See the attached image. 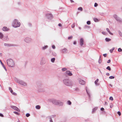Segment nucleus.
I'll use <instances>...</instances> for the list:
<instances>
[{"mask_svg":"<svg viewBox=\"0 0 122 122\" xmlns=\"http://www.w3.org/2000/svg\"><path fill=\"white\" fill-rule=\"evenodd\" d=\"M64 84L66 85L72 87L73 86V82L69 80V79H65L63 80Z\"/></svg>","mask_w":122,"mask_h":122,"instance_id":"obj_1","label":"nucleus"},{"mask_svg":"<svg viewBox=\"0 0 122 122\" xmlns=\"http://www.w3.org/2000/svg\"><path fill=\"white\" fill-rule=\"evenodd\" d=\"M21 25L20 23L16 19H14L12 23V25L14 28H16L19 27Z\"/></svg>","mask_w":122,"mask_h":122,"instance_id":"obj_2","label":"nucleus"},{"mask_svg":"<svg viewBox=\"0 0 122 122\" xmlns=\"http://www.w3.org/2000/svg\"><path fill=\"white\" fill-rule=\"evenodd\" d=\"M51 102L53 104L56 105L60 106L63 105V103L59 100L53 99L51 100Z\"/></svg>","mask_w":122,"mask_h":122,"instance_id":"obj_3","label":"nucleus"},{"mask_svg":"<svg viewBox=\"0 0 122 122\" xmlns=\"http://www.w3.org/2000/svg\"><path fill=\"white\" fill-rule=\"evenodd\" d=\"M7 63L8 66L10 67H14L15 64L13 60L11 59L7 60Z\"/></svg>","mask_w":122,"mask_h":122,"instance_id":"obj_4","label":"nucleus"},{"mask_svg":"<svg viewBox=\"0 0 122 122\" xmlns=\"http://www.w3.org/2000/svg\"><path fill=\"white\" fill-rule=\"evenodd\" d=\"M15 80L16 82L23 86H25L26 85V83L21 80H20L17 78H15Z\"/></svg>","mask_w":122,"mask_h":122,"instance_id":"obj_5","label":"nucleus"},{"mask_svg":"<svg viewBox=\"0 0 122 122\" xmlns=\"http://www.w3.org/2000/svg\"><path fill=\"white\" fill-rule=\"evenodd\" d=\"M37 88L39 92H42L43 91L44 86L42 84H39L38 85Z\"/></svg>","mask_w":122,"mask_h":122,"instance_id":"obj_6","label":"nucleus"},{"mask_svg":"<svg viewBox=\"0 0 122 122\" xmlns=\"http://www.w3.org/2000/svg\"><path fill=\"white\" fill-rule=\"evenodd\" d=\"M113 17L118 22H122V20L121 19L118 17L117 15H114Z\"/></svg>","mask_w":122,"mask_h":122,"instance_id":"obj_7","label":"nucleus"},{"mask_svg":"<svg viewBox=\"0 0 122 122\" xmlns=\"http://www.w3.org/2000/svg\"><path fill=\"white\" fill-rule=\"evenodd\" d=\"M46 17L48 19H51L53 18L52 14L50 13H47L46 15Z\"/></svg>","mask_w":122,"mask_h":122,"instance_id":"obj_8","label":"nucleus"},{"mask_svg":"<svg viewBox=\"0 0 122 122\" xmlns=\"http://www.w3.org/2000/svg\"><path fill=\"white\" fill-rule=\"evenodd\" d=\"M24 41L26 43H29L31 42V39L30 38L27 37L24 39Z\"/></svg>","mask_w":122,"mask_h":122,"instance_id":"obj_9","label":"nucleus"},{"mask_svg":"<svg viewBox=\"0 0 122 122\" xmlns=\"http://www.w3.org/2000/svg\"><path fill=\"white\" fill-rule=\"evenodd\" d=\"M11 107L14 110L18 112H20V111L18 107L15 106H11Z\"/></svg>","mask_w":122,"mask_h":122,"instance_id":"obj_10","label":"nucleus"},{"mask_svg":"<svg viewBox=\"0 0 122 122\" xmlns=\"http://www.w3.org/2000/svg\"><path fill=\"white\" fill-rule=\"evenodd\" d=\"M65 73L66 75L69 76H71L72 74L71 72L69 71H66Z\"/></svg>","mask_w":122,"mask_h":122,"instance_id":"obj_11","label":"nucleus"},{"mask_svg":"<svg viewBox=\"0 0 122 122\" xmlns=\"http://www.w3.org/2000/svg\"><path fill=\"white\" fill-rule=\"evenodd\" d=\"M78 81L79 83L81 85H84L85 83V82L81 79H79L78 80Z\"/></svg>","mask_w":122,"mask_h":122,"instance_id":"obj_12","label":"nucleus"},{"mask_svg":"<svg viewBox=\"0 0 122 122\" xmlns=\"http://www.w3.org/2000/svg\"><path fill=\"white\" fill-rule=\"evenodd\" d=\"M61 52L62 53H65L67 52L68 50L66 48H64L61 50Z\"/></svg>","mask_w":122,"mask_h":122,"instance_id":"obj_13","label":"nucleus"},{"mask_svg":"<svg viewBox=\"0 0 122 122\" xmlns=\"http://www.w3.org/2000/svg\"><path fill=\"white\" fill-rule=\"evenodd\" d=\"M83 39L81 38L80 40V45L81 46H82L83 45Z\"/></svg>","mask_w":122,"mask_h":122,"instance_id":"obj_14","label":"nucleus"},{"mask_svg":"<svg viewBox=\"0 0 122 122\" xmlns=\"http://www.w3.org/2000/svg\"><path fill=\"white\" fill-rule=\"evenodd\" d=\"M4 45L5 46H13V45L12 44L5 43L4 44Z\"/></svg>","mask_w":122,"mask_h":122,"instance_id":"obj_15","label":"nucleus"},{"mask_svg":"<svg viewBox=\"0 0 122 122\" xmlns=\"http://www.w3.org/2000/svg\"><path fill=\"white\" fill-rule=\"evenodd\" d=\"M2 29L3 31H7L8 30V29L6 27H4Z\"/></svg>","mask_w":122,"mask_h":122,"instance_id":"obj_16","label":"nucleus"},{"mask_svg":"<svg viewBox=\"0 0 122 122\" xmlns=\"http://www.w3.org/2000/svg\"><path fill=\"white\" fill-rule=\"evenodd\" d=\"M48 47V46L46 45L42 47V49L43 50H44Z\"/></svg>","mask_w":122,"mask_h":122,"instance_id":"obj_17","label":"nucleus"},{"mask_svg":"<svg viewBox=\"0 0 122 122\" xmlns=\"http://www.w3.org/2000/svg\"><path fill=\"white\" fill-rule=\"evenodd\" d=\"M98 107H95L93 109L92 112V113H93L97 109Z\"/></svg>","mask_w":122,"mask_h":122,"instance_id":"obj_18","label":"nucleus"},{"mask_svg":"<svg viewBox=\"0 0 122 122\" xmlns=\"http://www.w3.org/2000/svg\"><path fill=\"white\" fill-rule=\"evenodd\" d=\"M74 90L76 92H78L79 91L80 89L77 87H76L74 89Z\"/></svg>","mask_w":122,"mask_h":122,"instance_id":"obj_19","label":"nucleus"},{"mask_svg":"<svg viewBox=\"0 0 122 122\" xmlns=\"http://www.w3.org/2000/svg\"><path fill=\"white\" fill-rule=\"evenodd\" d=\"M0 62L1 64V65H2V66L3 67V68H4V69L6 71H7V70L6 68V67H5V66H4V65L3 64V63L0 60Z\"/></svg>","mask_w":122,"mask_h":122,"instance_id":"obj_20","label":"nucleus"},{"mask_svg":"<svg viewBox=\"0 0 122 122\" xmlns=\"http://www.w3.org/2000/svg\"><path fill=\"white\" fill-rule=\"evenodd\" d=\"M86 90L88 96L89 97H90V92L89 91H88L87 90V87H86Z\"/></svg>","mask_w":122,"mask_h":122,"instance_id":"obj_21","label":"nucleus"},{"mask_svg":"<svg viewBox=\"0 0 122 122\" xmlns=\"http://www.w3.org/2000/svg\"><path fill=\"white\" fill-rule=\"evenodd\" d=\"M99 79H97L95 81V85H98L99 84L97 83V82L98 81Z\"/></svg>","mask_w":122,"mask_h":122,"instance_id":"obj_22","label":"nucleus"},{"mask_svg":"<svg viewBox=\"0 0 122 122\" xmlns=\"http://www.w3.org/2000/svg\"><path fill=\"white\" fill-rule=\"evenodd\" d=\"M107 31L109 33V34L111 35H113V34L111 33L109 29L108 28H106Z\"/></svg>","mask_w":122,"mask_h":122,"instance_id":"obj_23","label":"nucleus"},{"mask_svg":"<svg viewBox=\"0 0 122 122\" xmlns=\"http://www.w3.org/2000/svg\"><path fill=\"white\" fill-rule=\"evenodd\" d=\"M3 37V34L1 32H0V39H2Z\"/></svg>","mask_w":122,"mask_h":122,"instance_id":"obj_24","label":"nucleus"},{"mask_svg":"<svg viewBox=\"0 0 122 122\" xmlns=\"http://www.w3.org/2000/svg\"><path fill=\"white\" fill-rule=\"evenodd\" d=\"M105 40L107 42H108L111 41V39L108 38H106L105 39Z\"/></svg>","mask_w":122,"mask_h":122,"instance_id":"obj_25","label":"nucleus"},{"mask_svg":"<svg viewBox=\"0 0 122 122\" xmlns=\"http://www.w3.org/2000/svg\"><path fill=\"white\" fill-rule=\"evenodd\" d=\"M36 108L37 109H39L41 107L39 105H37L36 106Z\"/></svg>","mask_w":122,"mask_h":122,"instance_id":"obj_26","label":"nucleus"},{"mask_svg":"<svg viewBox=\"0 0 122 122\" xmlns=\"http://www.w3.org/2000/svg\"><path fill=\"white\" fill-rule=\"evenodd\" d=\"M48 118L50 119V122H53L52 120L51 119V116H49L48 117Z\"/></svg>","mask_w":122,"mask_h":122,"instance_id":"obj_27","label":"nucleus"},{"mask_svg":"<svg viewBox=\"0 0 122 122\" xmlns=\"http://www.w3.org/2000/svg\"><path fill=\"white\" fill-rule=\"evenodd\" d=\"M93 20L95 22H97L98 21V19L96 18H94Z\"/></svg>","mask_w":122,"mask_h":122,"instance_id":"obj_28","label":"nucleus"},{"mask_svg":"<svg viewBox=\"0 0 122 122\" xmlns=\"http://www.w3.org/2000/svg\"><path fill=\"white\" fill-rule=\"evenodd\" d=\"M55 60V58H52L51 59V61L52 62H54Z\"/></svg>","mask_w":122,"mask_h":122,"instance_id":"obj_29","label":"nucleus"},{"mask_svg":"<svg viewBox=\"0 0 122 122\" xmlns=\"http://www.w3.org/2000/svg\"><path fill=\"white\" fill-rule=\"evenodd\" d=\"M67 68H66L65 67H64V68H62V69L61 70H62V71H65L66 70H67Z\"/></svg>","mask_w":122,"mask_h":122,"instance_id":"obj_30","label":"nucleus"},{"mask_svg":"<svg viewBox=\"0 0 122 122\" xmlns=\"http://www.w3.org/2000/svg\"><path fill=\"white\" fill-rule=\"evenodd\" d=\"M78 9L79 10H80L81 11H82L83 10L82 8L81 7H80L78 8Z\"/></svg>","mask_w":122,"mask_h":122,"instance_id":"obj_31","label":"nucleus"},{"mask_svg":"<svg viewBox=\"0 0 122 122\" xmlns=\"http://www.w3.org/2000/svg\"><path fill=\"white\" fill-rule=\"evenodd\" d=\"M118 33H119V34L120 36H122V32L119 30L118 31Z\"/></svg>","mask_w":122,"mask_h":122,"instance_id":"obj_32","label":"nucleus"},{"mask_svg":"<svg viewBox=\"0 0 122 122\" xmlns=\"http://www.w3.org/2000/svg\"><path fill=\"white\" fill-rule=\"evenodd\" d=\"M90 27L88 25H86L84 27V28L85 29H86L87 28H89Z\"/></svg>","mask_w":122,"mask_h":122,"instance_id":"obj_33","label":"nucleus"},{"mask_svg":"<svg viewBox=\"0 0 122 122\" xmlns=\"http://www.w3.org/2000/svg\"><path fill=\"white\" fill-rule=\"evenodd\" d=\"M106 69L109 71L111 70V68L109 66H108L106 68Z\"/></svg>","mask_w":122,"mask_h":122,"instance_id":"obj_34","label":"nucleus"},{"mask_svg":"<svg viewBox=\"0 0 122 122\" xmlns=\"http://www.w3.org/2000/svg\"><path fill=\"white\" fill-rule=\"evenodd\" d=\"M114 47H113L112 49H110V52L111 53H112V51H113V50H114Z\"/></svg>","mask_w":122,"mask_h":122,"instance_id":"obj_35","label":"nucleus"},{"mask_svg":"<svg viewBox=\"0 0 122 122\" xmlns=\"http://www.w3.org/2000/svg\"><path fill=\"white\" fill-rule=\"evenodd\" d=\"M67 103L69 105H71V103L70 101H67Z\"/></svg>","mask_w":122,"mask_h":122,"instance_id":"obj_36","label":"nucleus"},{"mask_svg":"<svg viewBox=\"0 0 122 122\" xmlns=\"http://www.w3.org/2000/svg\"><path fill=\"white\" fill-rule=\"evenodd\" d=\"M75 26V23H74L73 24H72L71 25V27L72 28H74Z\"/></svg>","mask_w":122,"mask_h":122,"instance_id":"obj_37","label":"nucleus"},{"mask_svg":"<svg viewBox=\"0 0 122 122\" xmlns=\"http://www.w3.org/2000/svg\"><path fill=\"white\" fill-rule=\"evenodd\" d=\"M114 78H115L114 76H110L109 77V78L110 79H114Z\"/></svg>","mask_w":122,"mask_h":122,"instance_id":"obj_38","label":"nucleus"},{"mask_svg":"<svg viewBox=\"0 0 122 122\" xmlns=\"http://www.w3.org/2000/svg\"><path fill=\"white\" fill-rule=\"evenodd\" d=\"M52 54L53 55L55 56H56V53L54 52H52Z\"/></svg>","mask_w":122,"mask_h":122,"instance_id":"obj_39","label":"nucleus"},{"mask_svg":"<svg viewBox=\"0 0 122 122\" xmlns=\"http://www.w3.org/2000/svg\"><path fill=\"white\" fill-rule=\"evenodd\" d=\"M118 51L119 52H122V49L120 48H119L118 49Z\"/></svg>","mask_w":122,"mask_h":122,"instance_id":"obj_40","label":"nucleus"},{"mask_svg":"<svg viewBox=\"0 0 122 122\" xmlns=\"http://www.w3.org/2000/svg\"><path fill=\"white\" fill-rule=\"evenodd\" d=\"M11 92V93L12 94H13L14 95H16V94L15 92H13V91L12 92Z\"/></svg>","mask_w":122,"mask_h":122,"instance_id":"obj_41","label":"nucleus"},{"mask_svg":"<svg viewBox=\"0 0 122 122\" xmlns=\"http://www.w3.org/2000/svg\"><path fill=\"white\" fill-rule=\"evenodd\" d=\"M30 115V114L29 113H27L26 114V116L27 117H29Z\"/></svg>","mask_w":122,"mask_h":122,"instance_id":"obj_42","label":"nucleus"},{"mask_svg":"<svg viewBox=\"0 0 122 122\" xmlns=\"http://www.w3.org/2000/svg\"><path fill=\"white\" fill-rule=\"evenodd\" d=\"M9 90L10 91V92H13V90L10 87H9Z\"/></svg>","mask_w":122,"mask_h":122,"instance_id":"obj_43","label":"nucleus"},{"mask_svg":"<svg viewBox=\"0 0 122 122\" xmlns=\"http://www.w3.org/2000/svg\"><path fill=\"white\" fill-rule=\"evenodd\" d=\"M87 24L88 25H89L91 24V22L89 21H87Z\"/></svg>","mask_w":122,"mask_h":122,"instance_id":"obj_44","label":"nucleus"},{"mask_svg":"<svg viewBox=\"0 0 122 122\" xmlns=\"http://www.w3.org/2000/svg\"><path fill=\"white\" fill-rule=\"evenodd\" d=\"M102 62V61L100 58H99L98 61V62L99 64H101Z\"/></svg>","mask_w":122,"mask_h":122,"instance_id":"obj_45","label":"nucleus"},{"mask_svg":"<svg viewBox=\"0 0 122 122\" xmlns=\"http://www.w3.org/2000/svg\"><path fill=\"white\" fill-rule=\"evenodd\" d=\"M109 99L112 101L113 100V98L112 97H110L109 98Z\"/></svg>","mask_w":122,"mask_h":122,"instance_id":"obj_46","label":"nucleus"},{"mask_svg":"<svg viewBox=\"0 0 122 122\" xmlns=\"http://www.w3.org/2000/svg\"><path fill=\"white\" fill-rule=\"evenodd\" d=\"M14 113L15 114H16L17 115H19V113L18 112H14Z\"/></svg>","mask_w":122,"mask_h":122,"instance_id":"obj_47","label":"nucleus"},{"mask_svg":"<svg viewBox=\"0 0 122 122\" xmlns=\"http://www.w3.org/2000/svg\"><path fill=\"white\" fill-rule=\"evenodd\" d=\"M117 113L119 115V116H120L121 115V113L120 112L118 111L117 112Z\"/></svg>","mask_w":122,"mask_h":122,"instance_id":"obj_48","label":"nucleus"},{"mask_svg":"<svg viewBox=\"0 0 122 122\" xmlns=\"http://www.w3.org/2000/svg\"><path fill=\"white\" fill-rule=\"evenodd\" d=\"M72 37H73L72 36H71L68 37V39L70 40V39H71V38H72Z\"/></svg>","mask_w":122,"mask_h":122,"instance_id":"obj_49","label":"nucleus"},{"mask_svg":"<svg viewBox=\"0 0 122 122\" xmlns=\"http://www.w3.org/2000/svg\"><path fill=\"white\" fill-rule=\"evenodd\" d=\"M97 5L98 4L97 3H95L94 6L95 7H97Z\"/></svg>","mask_w":122,"mask_h":122,"instance_id":"obj_50","label":"nucleus"},{"mask_svg":"<svg viewBox=\"0 0 122 122\" xmlns=\"http://www.w3.org/2000/svg\"><path fill=\"white\" fill-rule=\"evenodd\" d=\"M28 26L30 27H31L32 26V24H31L30 23H28Z\"/></svg>","mask_w":122,"mask_h":122,"instance_id":"obj_51","label":"nucleus"},{"mask_svg":"<svg viewBox=\"0 0 122 122\" xmlns=\"http://www.w3.org/2000/svg\"><path fill=\"white\" fill-rule=\"evenodd\" d=\"M52 48L54 49H55V48H56L55 46L54 45H52Z\"/></svg>","mask_w":122,"mask_h":122,"instance_id":"obj_52","label":"nucleus"},{"mask_svg":"<svg viewBox=\"0 0 122 122\" xmlns=\"http://www.w3.org/2000/svg\"><path fill=\"white\" fill-rule=\"evenodd\" d=\"M103 56L105 57H106L107 56V54H105L103 55Z\"/></svg>","mask_w":122,"mask_h":122,"instance_id":"obj_53","label":"nucleus"},{"mask_svg":"<svg viewBox=\"0 0 122 122\" xmlns=\"http://www.w3.org/2000/svg\"><path fill=\"white\" fill-rule=\"evenodd\" d=\"M0 116L2 117H4V116L1 113H0Z\"/></svg>","mask_w":122,"mask_h":122,"instance_id":"obj_54","label":"nucleus"},{"mask_svg":"<svg viewBox=\"0 0 122 122\" xmlns=\"http://www.w3.org/2000/svg\"><path fill=\"white\" fill-rule=\"evenodd\" d=\"M110 61H111V60H109L108 61H107V63H109L110 62Z\"/></svg>","mask_w":122,"mask_h":122,"instance_id":"obj_55","label":"nucleus"},{"mask_svg":"<svg viewBox=\"0 0 122 122\" xmlns=\"http://www.w3.org/2000/svg\"><path fill=\"white\" fill-rule=\"evenodd\" d=\"M104 109L103 107H102L101 108L100 110L102 111H103L104 110Z\"/></svg>","mask_w":122,"mask_h":122,"instance_id":"obj_56","label":"nucleus"},{"mask_svg":"<svg viewBox=\"0 0 122 122\" xmlns=\"http://www.w3.org/2000/svg\"><path fill=\"white\" fill-rule=\"evenodd\" d=\"M76 44V42L75 41H74L73 42V44L74 45H75Z\"/></svg>","mask_w":122,"mask_h":122,"instance_id":"obj_57","label":"nucleus"},{"mask_svg":"<svg viewBox=\"0 0 122 122\" xmlns=\"http://www.w3.org/2000/svg\"><path fill=\"white\" fill-rule=\"evenodd\" d=\"M58 26L61 27V24L59 23L58 24Z\"/></svg>","mask_w":122,"mask_h":122,"instance_id":"obj_58","label":"nucleus"},{"mask_svg":"<svg viewBox=\"0 0 122 122\" xmlns=\"http://www.w3.org/2000/svg\"><path fill=\"white\" fill-rule=\"evenodd\" d=\"M106 75L107 76H109V74L108 73H106Z\"/></svg>","mask_w":122,"mask_h":122,"instance_id":"obj_59","label":"nucleus"},{"mask_svg":"<svg viewBox=\"0 0 122 122\" xmlns=\"http://www.w3.org/2000/svg\"><path fill=\"white\" fill-rule=\"evenodd\" d=\"M105 32H102V34L105 35Z\"/></svg>","mask_w":122,"mask_h":122,"instance_id":"obj_60","label":"nucleus"},{"mask_svg":"<svg viewBox=\"0 0 122 122\" xmlns=\"http://www.w3.org/2000/svg\"><path fill=\"white\" fill-rule=\"evenodd\" d=\"M107 102H105V105H107Z\"/></svg>","mask_w":122,"mask_h":122,"instance_id":"obj_61","label":"nucleus"},{"mask_svg":"<svg viewBox=\"0 0 122 122\" xmlns=\"http://www.w3.org/2000/svg\"><path fill=\"white\" fill-rule=\"evenodd\" d=\"M70 0L71 2L72 3L74 2V1H73L72 0Z\"/></svg>","mask_w":122,"mask_h":122,"instance_id":"obj_62","label":"nucleus"},{"mask_svg":"<svg viewBox=\"0 0 122 122\" xmlns=\"http://www.w3.org/2000/svg\"><path fill=\"white\" fill-rule=\"evenodd\" d=\"M2 56V54L1 53H0V56Z\"/></svg>","mask_w":122,"mask_h":122,"instance_id":"obj_63","label":"nucleus"},{"mask_svg":"<svg viewBox=\"0 0 122 122\" xmlns=\"http://www.w3.org/2000/svg\"><path fill=\"white\" fill-rule=\"evenodd\" d=\"M79 28L80 29V30H81V27H79Z\"/></svg>","mask_w":122,"mask_h":122,"instance_id":"obj_64","label":"nucleus"}]
</instances>
